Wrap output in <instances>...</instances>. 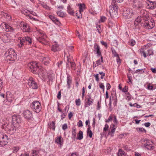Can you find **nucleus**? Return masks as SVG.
<instances>
[{
	"label": "nucleus",
	"instance_id": "30",
	"mask_svg": "<svg viewBox=\"0 0 156 156\" xmlns=\"http://www.w3.org/2000/svg\"><path fill=\"white\" fill-rule=\"evenodd\" d=\"M58 45L57 44L55 43L51 47V50L54 52H55L58 51Z\"/></svg>",
	"mask_w": 156,
	"mask_h": 156
},
{
	"label": "nucleus",
	"instance_id": "18",
	"mask_svg": "<svg viewBox=\"0 0 156 156\" xmlns=\"http://www.w3.org/2000/svg\"><path fill=\"white\" fill-rule=\"evenodd\" d=\"M39 59L45 65H47L49 64L50 61V59L48 57H44V54H42Z\"/></svg>",
	"mask_w": 156,
	"mask_h": 156
},
{
	"label": "nucleus",
	"instance_id": "44",
	"mask_svg": "<svg viewBox=\"0 0 156 156\" xmlns=\"http://www.w3.org/2000/svg\"><path fill=\"white\" fill-rule=\"evenodd\" d=\"M57 14L58 16L62 17H63L65 15V14L63 12L60 11H57Z\"/></svg>",
	"mask_w": 156,
	"mask_h": 156
},
{
	"label": "nucleus",
	"instance_id": "46",
	"mask_svg": "<svg viewBox=\"0 0 156 156\" xmlns=\"http://www.w3.org/2000/svg\"><path fill=\"white\" fill-rule=\"evenodd\" d=\"M128 87L126 86H125L124 88H123V89H122L121 90L122 92L126 93L128 92Z\"/></svg>",
	"mask_w": 156,
	"mask_h": 156
},
{
	"label": "nucleus",
	"instance_id": "3",
	"mask_svg": "<svg viewBox=\"0 0 156 156\" xmlns=\"http://www.w3.org/2000/svg\"><path fill=\"white\" fill-rule=\"evenodd\" d=\"M109 13L111 17H116L118 14V6L116 3L112 2L109 6Z\"/></svg>",
	"mask_w": 156,
	"mask_h": 156
},
{
	"label": "nucleus",
	"instance_id": "4",
	"mask_svg": "<svg viewBox=\"0 0 156 156\" xmlns=\"http://www.w3.org/2000/svg\"><path fill=\"white\" fill-rule=\"evenodd\" d=\"M19 40L20 44L18 45L20 47L23 46L25 44L28 45H30L32 44L31 38L28 36L23 38L20 37Z\"/></svg>",
	"mask_w": 156,
	"mask_h": 156
},
{
	"label": "nucleus",
	"instance_id": "35",
	"mask_svg": "<svg viewBox=\"0 0 156 156\" xmlns=\"http://www.w3.org/2000/svg\"><path fill=\"white\" fill-rule=\"evenodd\" d=\"M111 126L112 127V129L111 131V136H113V134L115 131L116 127L115 126L114 124H112L111 125Z\"/></svg>",
	"mask_w": 156,
	"mask_h": 156
},
{
	"label": "nucleus",
	"instance_id": "62",
	"mask_svg": "<svg viewBox=\"0 0 156 156\" xmlns=\"http://www.w3.org/2000/svg\"><path fill=\"white\" fill-rule=\"evenodd\" d=\"M77 125L79 127H82L83 125L82 121L81 120H79L78 122Z\"/></svg>",
	"mask_w": 156,
	"mask_h": 156
},
{
	"label": "nucleus",
	"instance_id": "24",
	"mask_svg": "<svg viewBox=\"0 0 156 156\" xmlns=\"http://www.w3.org/2000/svg\"><path fill=\"white\" fill-rule=\"evenodd\" d=\"M2 40L4 43H8L10 41V37L7 34H4L1 37Z\"/></svg>",
	"mask_w": 156,
	"mask_h": 156
},
{
	"label": "nucleus",
	"instance_id": "14",
	"mask_svg": "<svg viewBox=\"0 0 156 156\" xmlns=\"http://www.w3.org/2000/svg\"><path fill=\"white\" fill-rule=\"evenodd\" d=\"M28 84L30 88L33 89H36L38 88L37 83L33 78L30 77L29 79L28 80Z\"/></svg>",
	"mask_w": 156,
	"mask_h": 156
},
{
	"label": "nucleus",
	"instance_id": "58",
	"mask_svg": "<svg viewBox=\"0 0 156 156\" xmlns=\"http://www.w3.org/2000/svg\"><path fill=\"white\" fill-rule=\"evenodd\" d=\"M150 23V29H152L153 28V27L154 26V22H152V21L150 23Z\"/></svg>",
	"mask_w": 156,
	"mask_h": 156
},
{
	"label": "nucleus",
	"instance_id": "33",
	"mask_svg": "<svg viewBox=\"0 0 156 156\" xmlns=\"http://www.w3.org/2000/svg\"><path fill=\"white\" fill-rule=\"evenodd\" d=\"M118 156H126L125 152L121 149H119L117 152Z\"/></svg>",
	"mask_w": 156,
	"mask_h": 156
},
{
	"label": "nucleus",
	"instance_id": "21",
	"mask_svg": "<svg viewBox=\"0 0 156 156\" xmlns=\"http://www.w3.org/2000/svg\"><path fill=\"white\" fill-rule=\"evenodd\" d=\"M6 99L9 102H11L14 99L13 95L9 91H7L6 94Z\"/></svg>",
	"mask_w": 156,
	"mask_h": 156
},
{
	"label": "nucleus",
	"instance_id": "7",
	"mask_svg": "<svg viewBox=\"0 0 156 156\" xmlns=\"http://www.w3.org/2000/svg\"><path fill=\"white\" fill-rule=\"evenodd\" d=\"M142 142L144 147L148 150H151L154 148V143L151 140L145 138L143 139Z\"/></svg>",
	"mask_w": 156,
	"mask_h": 156
},
{
	"label": "nucleus",
	"instance_id": "59",
	"mask_svg": "<svg viewBox=\"0 0 156 156\" xmlns=\"http://www.w3.org/2000/svg\"><path fill=\"white\" fill-rule=\"evenodd\" d=\"M108 127L109 126L107 124H105L103 129V131H106L108 130Z\"/></svg>",
	"mask_w": 156,
	"mask_h": 156
},
{
	"label": "nucleus",
	"instance_id": "56",
	"mask_svg": "<svg viewBox=\"0 0 156 156\" xmlns=\"http://www.w3.org/2000/svg\"><path fill=\"white\" fill-rule=\"evenodd\" d=\"M55 121H53L52 122V124L51 126V128L54 130H55Z\"/></svg>",
	"mask_w": 156,
	"mask_h": 156
},
{
	"label": "nucleus",
	"instance_id": "15",
	"mask_svg": "<svg viewBox=\"0 0 156 156\" xmlns=\"http://www.w3.org/2000/svg\"><path fill=\"white\" fill-rule=\"evenodd\" d=\"M12 122L11 124H14L17 126H20V118L19 116L14 115L12 116Z\"/></svg>",
	"mask_w": 156,
	"mask_h": 156
},
{
	"label": "nucleus",
	"instance_id": "13",
	"mask_svg": "<svg viewBox=\"0 0 156 156\" xmlns=\"http://www.w3.org/2000/svg\"><path fill=\"white\" fill-rule=\"evenodd\" d=\"M0 26L2 28L4 29L7 32H13L15 30V28L5 22L2 23Z\"/></svg>",
	"mask_w": 156,
	"mask_h": 156
},
{
	"label": "nucleus",
	"instance_id": "37",
	"mask_svg": "<svg viewBox=\"0 0 156 156\" xmlns=\"http://www.w3.org/2000/svg\"><path fill=\"white\" fill-rule=\"evenodd\" d=\"M150 23L148 22H147L146 21L143 24V26L146 29H150Z\"/></svg>",
	"mask_w": 156,
	"mask_h": 156
},
{
	"label": "nucleus",
	"instance_id": "64",
	"mask_svg": "<svg viewBox=\"0 0 156 156\" xmlns=\"http://www.w3.org/2000/svg\"><path fill=\"white\" fill-rule=\"evenodd\" d=\"M62 129L63 130H65L67 128V125L66 123H65L62 126Z\"/></svg>",
	"mask_w": 156,
	"mask_h": 156
},
{
	"label": "nucleus",
	"instance_id": "45",
	"mask_svg": "<svg viewBox=\"0 0 156 156\" xmlns=\"http://www.w3.org/2000/svg\"><path fill=\"white\" fill-rule=\"evenodd\" d=\"M101 100L100 101H98L97 103V109L98 110H100L101 108Z\"/></svg>",
	"mask_w": 156,
	"mask_h": 156
},
{
	"label": "nucleus",
	"instance_id": "22",
	"mask_svg": "<svg viewBox=\"0 0 156 156\" xmlns=\"http://www.w3.org/2000/svg\"><path fill=\"white\" fill-rule=\"evenodd\" d=\"M55 143L59 145L60 147L62 146L63 143V138L61 136L56 137L55 140Z\"/></svg>",
	"mask_w": 156,
	"mask_h": 156
},
{
	"label": "nucleus",
	"instance_id": "55",
	"mask_svg": "<svg viewBox=\"0 0 156 156\" xmlns=\"http://www.w3.org/2000/svg\"><path fill=\"white\" fill-rule=\"evenodd\" d=\"M88 104L90 105H91L94 102V100L93 99H88L87 100V102Z\"/></svg>",
	"mask_w": 156,
	"mask_h": 156
},
{
	"label": "nucleus",
	"instance_id": "5",
	"mask_svg": "<svg viewBox=\"0 0 156 156\" xmlns=\"http://www.w3.org/2000/svg\"><path fill=\"white\" fill-rule=\"evenodd\" d=\"M146 2L144 0H133V7L136 9H140L143 8Z\"/></svg>",
	"mask_w": 156,
	"mask_h": 156
},
{
	"label": "nucleus",
	"instance_id": "29",
	"mask_svg": "<svg viewBox=\"0 0 156 156\" xmlns=\"http://www.w3.org/2000/svg\"><path fill=\"white\" fill-rule=\"evenodd\" d=\"M72 134L71 138L73 139V140H74L76 134V129L75 128H72Z\"/></svg>",
	"mask_w": 156,
	"mask_h": 156
},
{
	"label": "nucleus",
	"instance_id": "25",
	"mask_svg": "<svg viewBox=\"0 0 156 156\" xmlns=\"http://www.w3.org/2000/svg\"><path fill=\"white\" fill-rule=\"evenodd\" d=\"M147 45H145L143 47L139 50V51L141 54H143V56L144 58H146L147 56V54L145 52V51L147 48Z\"/></svg>",
	"mask_w": 156,
	"mask_h": 156
},
{
	"label": "nucleus",
	"instance_id": "54",
	"mask_svg": "<svg viewBox=\"0 0 156 156\" xmlns=\"http://www.w3.org/2000/svg\"><path fill=\"white\" fill-rule=\"evenodd\" d=\"M87 135L89 136L90 138H91L92 136L93 133L91 130L87 131Z\"/></svg>",
	"mask_w": 156,
	"mask_h": 156
},
{
	"label": "nucleus",
	"instance_id": "47",
	"mask_svg": "<svg viewBox=\"0 0 156 156\" xmlns=\"http://www.w3.org/2000/svg\"><path fill=\"white\" fill-rule=\"evenodd\" d=\"M144 71L143 70V69H137L135 72L134 73H139L140 74H143L144 73Z\"/></svg>",
	"mask_w": 156,
	"mask_h": 156
},
{
	"label": "nucleus",
	"instance_id": "8",
	"mask_svg": "<svg viewBox=\"0 0 156 156\" xmlns=\"http://www.w3.org/2000/svg\"><path fill=\"white\" fill-rule=\"evenodd\" d=\"M32 110L36 113H39L41 109V106L40 103L38 101H33L30 105Z\"/></svg>",
	"mask_w": 156,
	"mask_h": 156
},
{
	"label": "nucleus",
	"instance_id": "39",
	"mask_svg": "<svg viewBox=\"0 0 156 156\" xmlns=\"http://www.w3.org/2000/svg\"><path fill=\"white\" fill-rule=\"evenodd\" d=\"M111 50L112 52L113 55L114 57H118L119 56V55L117 53L116 51L114 49L112 48H111Z\"/></svg>",
	"mask_w": 156,
	"mask_h": 156
},
{
	"label": "nucleus",
	"instance_id": "26",
	"mask_svg": "<svg viewBox=\"0 0 156 156\" xmlns=\"http://www.w3.org/2000/svg\"><path fill=\"white\" fill-rule=\"evenodd\" d=\"M72 79L70 75L69 74H67V85L68 89H69L71 87V84L72 83Z\"/></svg>",
	"mask_w": 156,
	"mask_h": 156
},
{
	"label": "nucleus",
	"instance_id": "28",
	"mask_svg": "<svg viewBox=\"0 0 156 156\" xmlns=\"http://www.w3.org/2000/svg\"><path fill=\"white\" fill-rule=\"evenodd\" d=\"M142 18L141 16H139L135 19L134 23L135 26L138 25L140 23Z\"/></svg>",
	"mask_w": 156,
	"mask_h": 156
},
{
	"label": "nucleus",
	"instance_id": "23",
	"mask_svg": "<svg viewBox=\"0 0 156 156\" xmlns=\"http://www.w3.org/2000/svg\"><path fill=\"white\" fill-rule=\"evenodd\" d=\"M49 17L50 19L55 24L58 26H60L61 25V23L58 19L56 18L54 16L52 15H50L49 16Z\"/></svg>",
	"mask_w": 156,
	"mask_h": 156
},
{
	"label": "nucleus",
	"instance_id": "53",
	"mask_svg": "<svg viewBox=\"0 0 156 156\" xmlns=\"http://www.w3.org/2000/svg\"><path fill=\"white\" fill-rule=\"evenodd\" d=\"M137 130L139 132H144V133L146 132V130L145 129L143 128H140L138 129H137Z\"/></svg>",
	"mask_w": 156,
	"mask_h": 156
},
{
	"label": "nucleus",
	"instance_id": "50",
	"mask_svg": "<svg viewBox=\"0 0 156 156\" xmlns=\"http://www.w3.org/2000/svg\"><path fill=\"white\" fill-rule=\"evenodd\" d=\"M106 19V18L105 16H101L99 22H104L105 21Z\"/></svg>",
	"mask_w": 156,
	"mask_h": 156
},
{
	"label": "nucleus",
	"instance_id": "9",
	"mask_svg": "<svg viewBox=\"0 0 156 156\" xmlns=\"http://www.w3.org/2000/svg\"><path fill=\"white\" fill-rule=\"evenodd\" d=\"M134 15L133 10L130 8H124L123 12V16L126 18H130Z\"/></svg>",
	"mask_w": 156,
	"mask_h": 156
},
{
	"label": "nucleus",
	"instance_id": "10",
	"mask_svg": "<svg viewBox=\"0 0 156 156\" xmlns=\"http://www.w3.org/2000/svg\"><path fill=\"white\" fill-rule=\"evenodd\" d=\"M66 66L67 67H69V69L70 67H71L72 69L74 70L75 69H76V64L73 62L72 57L70 55L67 56V61Z\"/></svg>",
	"mask_w": 156,
	"mask_h": 156
},
{
	"label": "nucleus",
	"instance_id": "60",
	"mask_svg": "<svg viewBox=\"0 0 156 156\" xmlns=\"http://www.w3.org/2000/svg\"><path fill=\"white\" fill-rule=\"evenodd\" d=\"M99 74L101 75V79H103L105 76V73L103 72H99Z\"/></svg>",
	"mask_w": 156,
	"mask_h": 156
},
{
	"label": "nucleus",
	"instance_id": "11",
	"mask_svg": "<svg viewBox=\"0 0 156 156\" xmlns=\"http://www.w3.org/2000/svg\"><path fill=\"white\" fill-rule=\"evenodd\" d=\"M19 26L23 32H29L30 31V27L26 23L21 22L19 24Z\"/></svg>",
	"mask_w": 156,
	"mask_h": 156
},
{
	"label": "nucleus",
	"instance_id": "52",
	"mask_svg": "<svg viewBox=\"0 0 156 156\" xmlns=\"http://www.w3.org/2000/svg\"><path fill=\"white\" fill-rule=\"evenodd\" d=\"M129 45L132 46H133L136 44V42L134 40L131 39L129 42Z\"/></svg>",
	"mask_w": 156,
	"mask_h": 156
},
{
	"label": "nucleus",
	"instance_id": "27",
	"mask_svg": "<svg viewBox=\"0 0 156 156\" xmlns=\"http://www.w3.org/2000/svg\"><path fill=\"white\" fill-rule=\"evenodd\" d=\"M47 38L46 35L45 34H41L39 38L37 39L38 41L41 43H43V41H45Z\"/></svg>",
	"mask_w": 156,
	"mask_h": 156
},
{
	"label": "nucleus",
	"instance_id": "61",
	"mask_svg": "<svg viewBox=\"0 0 156 156\" xmlns=\"http://www.w3.org/2000/svg\"><path fill=\"white\" fill-rule=\"evenodd\" d=\"M99 86L100 88L102 89L103 91H104L105 89V86L103 83H100L99 84Z\"/></svg>",
	"mask_w": 156,
	"mask_h": 156
},
{
	"label": "nucleus",
	"instance_id": "34",
	"mask_svg": "<svg viewBox=\"0 0 156 156\" xmlns=\"http://www.w3.org/2000/svg\"><path fill=\"white\" fill-rule=\"evenodd\" d=\"M83 132L80 130L79 132L76 139L80 140L83 138Z\"/></svg>",
	"mask_w": 156,
	"mask_h": 156
},
{
	"label": "nucleus",
	"instance_id": "40",
	"mask_svg": "<svg viewBox=\"0 0 156 156\" xmlns=\"http://www.w3.org/2000/svg\"><path fill=\"white\" fill-rule=\"evenodd\" d=\"M114 115L111 114L108 117V119L106 120L105 121L106 122H109L112 121V119H113V115Z\"/></svg>",
	"mask_w": 156,
	"mask_h": 156
},
{
	"label": "nucleus",
	"instance_id": "31",
	"mask_svg": "<svg viewBox=\"0 0 156 156\" xmlns=\"http://www.w3.org/2000/svg\"><path fill=\"white\" fill-rule=\"evenodd\" d=\"M21 12L22 13L25 15L28 16L30 14V11L25 8H23L21 10Z\"/></svg>",
	"mask_w": 156,
	"mask_h": 156
},
{
	"label": "nucleus",
	"instance_id": "49",
	"mask_svg": "<svg viewBox=\"0 0 156 156\" xmlns=\"http://www.w3.org/2000/svg\"><path fill=\"white\" fill-rule=\"evenodd\" d=\"M62 114L61 115V120H63L66 115L67 114L66 112H61Z\"/></svg>",
	"mask_w": 156,
	"mask_h": 156
},
{
	"label": "nucleus",
	"instance_id": "12",
	"mask_svg": "<svg viewBox=\"0 0 156 156\" xmlns=\"http://www.w3.org/2000/svg\"><path fill=\"white\" fill-rule=\"evenodd\" d=\"M8 137L7 135L0 133V147L5 145L8 143Z\"/></svg>",
	"mask_w": 156,
	"mask_h": 156
},
{
	"label": "nucleus",
	"instance_id": "57",
	"mask_svg": "<svg viewBox=\"0 0 156 156\" xmlns=\"http://www.w3.org/2000/svg\"><path fill=\"white\" fill-rule=\"evenodd\" d=\"M93 76L95 78V80L97 82H98L99 80V78L98 76V74H94L93 75Z\"/></svg>",
	"mask_w": 156,
	"mask_h": 156
},
{
	"label": "nucleus",
	"instance_id": "43",
	"mask_svg": "<svg viewBox=\"0 0 156 156\" xmlns=\"http://www.w3.org/2000/svg\"><path fill=\"white\" fill-rule=\"evenodd\" d=\"M97 30L99 34H101L102 32V30L101 28V27L100 25H96Z\"/></svg>",
	"mask_w": 156,
	"mask_h": 156
},
{
	"label": "nucleus",
	"instance_id": "42",
	"mask_svg": "<svg viewBox=\"0 0 156 156\" xmlns=\"http://www.w3.org/2000/svg\"><path fill=\"white\" fill-rule=\"evenodd\" d=\"M39 154V151L38 150H33L32 156H38Z\"/></svg>",
	"mask_w": 156,
	"mask_h": 156
},
{
	"label": "nucleus",
	"instance_id": "19",
	"mask_svg": "<svg viewBox=\"0 0 156 156\" xmlns=\"http://www.w3.org/2000/svg\"><path fill=\"white\" fill-rule=\"evenodd\" d=\"M94 52L97 54L98 56H101V53L100 50V47L99 45L96 43H95L94 45Z\"/></svg>",
	"mask_w": 156,
	"mask_h": 156
},
{
	"label": "nucleus",
	"instance_id": "36",
	"mask_svg": "<svg viewBox=\"0 0 156 156\" xmlns=\"http://www.w3.org/2000/svg\"><path fill=\"white\" fill-rule=\"evenodd\" d=\"M102 63L103 62H101L100 59H98L96 61L95 63H93V65L95 67H96L101 65Z\"/></svg>",
	"mask_w": 156,
	"mask_h": 156
},
{
	"label": "nucleus",
	"instance_id": "63",
	"mask_svg": "<svg viewBox=\"0 0 156 156\" xmlns=\"http://www.w3.org/2000/svg\"><path fill=\"white\" fill-rule=\"evenodd\" d=\"M101 43L102 45L104 46L105 47L107 48L108 47V45L106 42L103 41H101Z\"/></svg>",
	"mask_w": 156,
	"mask_h": 156
},
{
	"label": "nucleus",
	"instance_id": "48",
	"mask_svg": "<svg viewBox=\"0 0 156 156\" xmlns=\"http://www.w3.org/2000/svg\"><path fill=\"white\" fill-rule=\"evenodd\" d=\"M75 103L77 106H79L81 104L80 100V99H76L75 100Z\"/></svg>",
	"mask_w": 156,
	"mask_h": 156
},
{
	"label": "nucleus",
	"instance_id": "32",
	"mask_svg": "<svg viewBox=\"0 0 156 156\" xmlns=\"http://www.w3.org/2000/svg\"><path fill=\"white\" fill-rule=\"evenodd\" d=\"M68 12L70 15L73 16L74 14L73 10L71 8L69 5H68L67 8Z\"/></svg>",
	"mask_w": 156,
	"mask_h": 156
},
{
	"label": "nucleus",
	"instance_id": "51",
	"mask_svg": "<svg viewBox=\"0 0 156 156\" xmlns=\"http://www.w3.org/2000/svg\"><path fill=\"white\" fill-rule=\"evenodd\" d=\"M113 119H114L113 120V122L115 124V125H116L118 123V121L117 119L116 116L115 115H113Z\"/></svg>",
	"mask_w": 156,
	"mask_h": 156
},
{
	"label": "nucleus",
	"instance_id": "6",
	"mask_svg": "<svg viewBox=\"0 0 156 156\" xmlns=\"http://www.w3.org/2000/svg\"><path fill=\"white\" fill-rule=\"evenodd\" d=\"M20 126H17L15 125L11 124L5 128V130L7 133L11 135L13 134L16 131L18 132Z\"/></svg>",
	"mask_w": 156,
	"mask_h": 156
},
{
	"label": "nucleus",
	"instance_id": "41",
	"mask_svg": "<svg viewBox=\"0 0 156 156\" xmlns=\"http://www.w3.org/2000/svg\"><path fill=\"white\" fill-rule=\"evenodd\" d=\"M127 77L128 78V81L127 82L128 83H132V77L131 76V75L130 73H129L127 75Z\"/></svg>",
	"mask_w": 156,
	"mask_h": 156
},
{
	"label": "nucleus",
	"instance_id": "17",
	"mask_svg": "<svg viewBox=\"0 0 156 156\" xmlns=\"http://www.w3.org/2000/svg\"><path fill=\"white\" fill-rule=\"evenodd\" d=\"M78 6L79 7V14H78L77 13H76V16L78 18H80L82 17L81 13L84 10L85 8V5L84 4H79L78 5Z\"/></svg>",
	"mask_w": 156,
	"mask_h": 156
},
{
	"label": "nucleus",
	"instance_id": "20",
	"mask_svg": "<svg viewBox=\"0 0 156 156\" xmlns=\"http://www.w3.org/2000/svg\"><path fill=\"white\" fill-rule=\"evenodd\" d=\"M155 3L156 2H153L148 0L147 2H146V4H147V7L148 9H153L156 8V4Z\"/></svg>",
	"mask_w": 156,
	"mask_h": 156
},
{
	"label": "nucleus",
	"instance_id": "16",
	"mask_svg": "<svg viewBox=\"0 0 156 156\" xmlns=\"http://www.w3.org/2000/svg\"><path fill=\"white\" fill-rule=\"evenodd\" d=\"M22 114L25 119L27 120H31L33 118L32 112L28 110L24 111Z\"/></svg>",
	"mask_w": 156,
	"mask_h": 156
},
{
	"label": "nucleus",
	"instance_id": "2",
	"mask_svg": "<svg viewBox=\"0 0 156 156\" xmlns=\"http://www.w3.org/2000/svg\"><path fill=\"white\" fill-rule=\"evenodd\" d=\"M5 56L7 60L14 61L16 59L17 55L14 50L12 48L8 49L5 52Z\"/></svg>",
	"mask_w": 156,
	"mask_h": 156
},
{
	"label": "nucleus",
	"instance_id": "38",
	"mask_svg": "<svg viewBox=\"0 0 156 156\" xmlns=\"http://www.w3.org/2000/svg\"><path fill=\"white\" fill-rule=\"evenodd\" d=\"M154 53L153 50L151 49H150L147 50V56H150L153 55Z\"/></svg>",
	"mask_w": 156,
	"mask_h": 156
},
{
	"label": "nucleus",
	"instance_id": "1",
	"mask_svg": "<svg viewBox=\"0 0 156 156\" xmlns=\"http://www.w3.org/2000/svg\"><path fill=\"white\" fill-rule=\"evenodd\" d=\"M30 70L33 73L38 74L39 76L43 80L45 78L47 72L41 67H39L37 64L35 62H31L28 64Z\"/></svg>",
	"mask_w": 156,
	"mask_h": 156
}]
</instances>
